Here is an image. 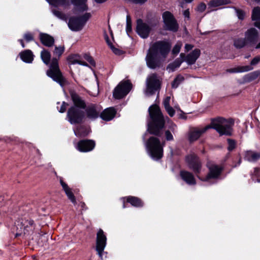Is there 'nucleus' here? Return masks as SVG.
Segmentation results:
<instances>
[{
  "label": "nucleus",
  "instance_id": "obj_29",
  "mask_svg": "<svg viewBox=\"0 0 260 260\" xmlns=\"http://www.w3.org/2000/svg\"><path fill=\"white\" fill-rule=\"evenodd\" d=\"M41 58L43 62L46 65L50 64L51 53L47 49H44L41 52Z\"/></svg>",
  "mask_w": 260,
  "mask_h": 260
},
{
  "label": "nucleus",
  "instance_id": "obj_37",
  "mask_svg": "<svg viewBox=\"0 0 260 260\" xmlns=\"http://www.w3.org/2000/svg\"><path fill=\"white\" fill-rule=\"evenodd\" d=\"M183 62H184L183 58L180 57V58H176L172 63H170L168 67L172 70H174L179 68Z\"/></svg>",
  "mask_w": 260,
  "mask_h": 260
},
{
  "label": "nucleus",
  "instance_id": "obj_58",
  "mask_svg": "<svg viewBox=\"0 0 260 260\" xmlns=\"http://www.w3.org/2000/svg\"><path fill=\"white\" fill-rule=\"evenodd\" d=\"M122 200H123L122 208L123 209L127 208L128 207L127 204L128 203L126 202V200L124 199V197L122 198Z\"/></svg>",
  "mask_w": 260,
  "mask_h": 260
},
{
  "label": "nucleus",
  "instance_id": "obj_34",
  "mask_svg": "<svg viewBox=\"0 0 260 260\" xmlns=\"http://www.w3.org/2000/svg\"><path fill=\"white\" fill-rule=\"evenodd\" d=\"M50 5L54 6H66L69 5L68 0H46Z\"/></svg>",
  "mask_w": 260,
  "mask_h": 260
},
{
  "label": "nucleus",
  "instance_id": "obj_36",
  "mask_svg": "<svg viewBox=\"0 0 260 260\" xmlns=\"http://www.w3.org/2000/svg\"><path fill=\"white\" fill-rule=\"evenodd\" d=\"M184 77L181 75H177L172 82V87L176 88L184 80Z\"/></svg>",
  "mask_w": 260,
  "mask_h": 260
},
{
  "label": "nucleus",
  "instance_id": "obj_6",
  "mask_svg": "<svg viewBox=\"0 0 260 260\" xmlns=\"http://www.w3.org/2000/svg\"><path fill=\"white\" fill-rule=\"evenodd\" d=\"M16 228L15 238L21 240L26 236L32 234L36 227L34 221L28 215L19 217L15 222Z\"/></svg>",
  "mask_w": 260,
  "mask_h": 260
},
{
  "label": "nucleus",
  "instance_id": "obj_15",
  "mask_svg": "<svg viewBox=\"0 0 260 260\" xmlns=\"http://www.w3.org/2000/svg\"><path fill=\"white\" fill-rule=\"evenodd\" d=\"M107 244V237L104 231L100 229L96 234V248L99 257L103 259V253Z\"/></svg>",
  "mask_w": 260,
  "mask_h": 260
},
{
  "label": "nucleus",
  "instance_id": "obj_54",
  "mask_svg": "<svg viewBox=\"0 0 260 260\" xmlns=\"http://www.w3.org/2000/svg\"><path fill=\"white\" fill-rule=\"evenodd\" d=\"M170 96H167L163 101V105L164 106V108H166L167 107H170Z\"/></svg>",
  "mask_w": 260,
  "mask_h": 260
},
{
  "label": "nucleus",
  "instance_id": "obj_56",
  "mask_svg": "<svg viewBox=\"0 0 260 260\" xmlns=\"http://www.w3.org/2000/svg\"><path fill=\"white\" fill-rule=\"evenodd\" d=\"M193 47V46L191 44H186L185 45V49L186 52H188L190 50H191L192 48Z\"/></svg>",
  "mask_w": 260,
  "mask_h": 260
},
{
  "label": "nucleus",
  "instance_id": "obj_19",
  "mask_svg": "<svg viewBox=\"0 0 260 260\" xmlns=\"http://www.w3.org/2000/svg\"><path fill=\"white\" fill-rule=\"evenodd\" d=\"M245 38L247 42L251 46L257 43L258 39V32L254 27L249 28L245 33Z\"/></svg>",
  "mask_w": 260,
  "mask_h": 260
},
{
  "label": "nucleus",
  "instance_id": "obj_13",
  "mask_svg": "<svg viewBox=\"0 0 260 260\" xmlns=\"http://www.w3.org/2000/svg\"><path fill=\"white\" fill-rule=\"evenodd\" d=\"M161 88V82L158 79L156 73L152 74L147 79L146 92L150 95L154 94Z\"/></svg>",
  "mask_w": 260,
  "mask_h": 260
},
{
  "label": "nucleus",
  "instance_id": "obj_32",
  "mask_svg": "<svg viewBox=\"0 0 260 260\" xmlns=\"http://www.w3.org/2000/svg\"><path fill=\"white\" fill-rule=\"evenodd\" d=\"M105 40L106 41L107 44L110 47L113 52L118 55H121L123 54V51L117 48L114 47V46L113 45L111 41L110 40L109 37L107 35H106L105 36Z\"/></svg>",
  "mask_w": 260,
  "mask_h": 260
},
{
  "label": "nucleus",
  "instance_id": "obj_60",
  "mask_svg": "<svg viewBox=\"0 0 260 260\" xmlns=\"http://www.w3.org/2000/svg\"><path fill=\"white\" fill-rule=\"evenodd\" d=\"M18 41L20 43L21 46L22 48H25V44L24 43V41L22 39H19L18 40Z\"/></svg>",
  "mask_w": 260,
  "mask_h": 260
},
{
  "label": "nucleus",
  "instance_id": "obj_44",
  "mask_svg": "<svg viewBox=\"0 0 260 260\" xmlns=\"http://www.w3.org/2000/svg\"><path fill=\"white\" fill-rule=\"evenodd\" d=\"M23 38L27 43L34 41V37L32 33L27 32L23 35Z\"/></svg>",
  "mask_w": 260,
  "mask_h": 260
},
{
  "label": "nucleus",
  "instance_id": "obj_61",
  "mask_svg": "<svg viewBox=\"0 0 260 260\" xmlns=\"http://www.w3.org/2000/svg\"><path fill=\"white\" fill-rule=\"evenodd\" d=\"M96 3L98 4H102V3H104L105 2H106V1H107L108 0H94Z\"/></svg>",
  "mask_w": 260,
  "mask_h": 260
},
{
  "label": "nucleus",
  "instance_id": "obj_9",
  "mask_svg": "<svg viewBox=\"0 0 260 260\" xmlns=\"http://www.w3.org/2000/svg\"><path fill=\"white\" fill-rule=\"evenodd\" d=\"M91 17V14L89 12L80 16H72L69 18L68 27L72 31H79L83 28Z\"/></svg>",
  "mask_w": 260,
  "mask_h": 260
},
{
  "label": "nucleus",
  "instance_id": "obj_27",
  "mask_svg": "<svg viewBox=\"0 0 260 260\" xmlns=\"http://www.w3.org/2000/svg\"><path fill=\"white\" fill-rule=\"evenodd\" d=\"M253 68L250 66H238L235 68L227 69L226 72L230 73H243L253 70Z\"/></svg>",
  "mask_w": 260,
  "mask_h": 260
},
{
  "label": "nucleus",
  "instance_id": "obj_3",
  "mask_svg": "<svg viewBox=\"0 0 260 260\" xmlns=\"http://www.w3.org/2000/svg\"><path fill=\"white\" fill-rule=\"evenodd\" d=\"M69 93L73 105L68 109L67 118L71 124H80L85 117V101L75 90H70Z\"/></svg>",
  "mask_w": 260,
  "mask_h": 260
},
{
  "label": "nucleus",
  "instance_id": "obj_53",
  "mask_svg": "<svg viewBox=\"0 0 260 260\" xmlns=\"http://www.w3.org/2000/svg\"><path fill=\"white\" fill-rule=\"evenodd\" d=\"M68 198L71 201V202L73 204L76 203V198L73 193V192L72 191L70 192L69 194L67 196Z\"/></svg>",
  "mask_w": 260,
  "mask_h": 260
},
{
  "label": "nucleus",
  "instance_id": "obj_17",
  "mask_svg": "<svg viewBox=\"0 0 260 260\" xmlns=\"http://www.w3.org/2000/svg\"><path fill=\"white\" fill-rule=\"evenodd\" d=\"M95 146V142L93 140L83 139L80 140L77 145V149L81 152L92 151Z\"/></svg>",
  "mask_w": 260,
  "mask_h": 260
},
{
  "label": "nucleus",
  "instance_id": "obj_20",
  "mask_svg": "<svg viewBox=\"0 0 260 260\" xmlns=\"http://www.w3.org/2000/svg\"><path fill=\"white\" fill-rule=\"evenodd\" d=\"M116 113L117 111L115 108L109 107L101 111L100 118L105 121H109L115 117Z\"/></svg>",
  "mask_w": 260,
  "mask_h": 260
},
{
  "label": "nucleus",
  "instance_id": "obj_25",
  "mask_svg": "<svg viewBox=\"0 0 260 260\" xmlns=\"http://www.w3.org/2000/svg\"><path fill=\"white\" fill-rule=\"evenodd\" d=\"M75 135L79 138H84L87 136L90 132V128L85 125H79L74 130Z\"/></svg>",
  "mask_w": 260,
  "mask_h": 260
},
{
  "label": "nucleus",
  "instance_id": "obj_35",
  "mask_svg": "<svg viewBox=\"0 0 260 260\" xmlns=\"http://www.w3.org/2000/svg\"><path fill=\"white\" fill-rule=\"evenodd\" d=\"M67 60L69 62V64H76L78 63L80 64H86L87 65V63L85 62L84 64L82 63V62L79 60L78 59V56L76 54H71L68 56L67 57Z\"/></svg>",
  "mask_w": 260,
  "mask_h": 260
},
{
  "label": "nucleus",
  "instance_id": "obj_7",
  "mask_svg": "<svg viewBox=\"0 0 260 260\" xmlns=\"http://www.w3.org/2000/svg\"><path fill=\"white\" fill-rule=\"evenodd\" d=\"M146 147L150 156L155 160L161 159L164 155L163 145L158 137L151 136L146 142Z\"/></svg>",
  "mask_w": 260,
  "mask_h": 260
},
{
  "label": "nucleus",
  "instance_id": "obj_51",
  "mask_svg": "<svg viewBox=\"0 0 260 260\" xmlns=\"http://www.w3.org/2000/svg\"><path fill=\"white\" fill-rule=\"evenodd\" d=\"M52 12H53V13L56 17H57L58 18H59L60 19H63V18L64 17V14L61 11H59L56 10H53L52 11Z\"/></svg>",
  "mask_w": 260,
  "mask_h": 260
},
{
  "label": "nucleus",
  "instance_id": "obj_47",
  "mask_svg": "<svg viewBox=\"0 0 260 260\" xmlns=\"http://www.w3.org/2000/svg\"><path fill=\"white\" fill-rule=\"evenodd\" d=\"M260 62V55H257L254 57L250 61V65L252 66L257 64Z\"/></svg>",
  "mask_w": 260,
  "mask_h": 260
},
{
  "label": "nucleus",
  "instance_id": "obj_49",
  "mask_svg": "<svg viewBox=\"0 0 260 260\" xmlns=\"http://www.w3.org/2000/svg\"><path fill=\"white\" fill-rule=\"evenodd\" d=\"M206 4L202 2L198 5L197 10L199 12H203L206 10Z\"/></svg>",
  "mask_w": 260,
  "mask_h": 260
},
{
  "label": "nucleus",
  "instance_id": "obj_48",
  "mask_svg": "<svg viewBox=\"0 0 260 260\" xmlns=\"http://www.w3.org/2000/svg\"><path fill=\"white\" fill-rule=\"evenodd\" d=\"M166 140L168 141L174 140V137L171 132L169 130H167L165 133Z\"/></svg>",
  "mask_w": 260,
  "mask_h": 260
},
{
  "label": "nucleus",
  "instance_id": "obj_26",
  "mask_svg": "<svg viewBox=\"0 0 260 260\" xmlns=\"http://www.w3.org/2000/svg\"><path fill=\"white\" fill-rule=\"evenodd\" d=\"M19 56L23 62L27 63H31L34 58L32 52L29 49L22 51L19 53Z\"/></svg>",
  "mask_w": 260,
  "mask_h": 260
},
{
  "label": "nucleus",
  "instance_id": "obj_14",
  "mask_svg": "<svg viewBox=\"0 0 260 260\" xmlns=\"http://www.w3.org/2000/svg\"><path fill=\"white\" fill-rule=\"evenodd\" d=\"M185 161L189 169L199 176L201 171L202 163L200 158L196 154H190L186 156Z\"/></svg>",
  "mask_w": 260,
  "mask_h": 260
},
{
  "label": "nucleus",
  "instance_id": "obj_1",
  "mask_svg": "<svg viewBox=\"0 0 260 260\" xmlns=\"http://www.w3.org/2000/svg\"><path fill=\"white\" fill-rule=\"evenodd\" d=\"M234 125V120L232 118L225 119L218 117L212 119L210 125L199 129L194 128L190 132L188 136V140L190 143L197 141L209 128L215 129L220 136H231L233 134Z\"/></svg>",
  "mask_w": 260,
  "mask_h": 260
},
{
  "label": "nucleus",
  "instance_id": "obj_64",
  "mask_svg": "<svg viewBox=\"0 0 260 260\" xmlns=\"http://www.w3.org/2000/svg\"><path fill=\"white\" fill-rule=\"evenodd\" d=\"M255 48L256 49H260V42L256 45Z\"/></svg>",
  "mask_w": 260,
  "mask_h": 260
},
{
  "label": "nucleus",
  "instance_id": "obj_38",
  "mask_svg": "<svg viewBox=\"0 0 260 260\" xmlns=\"http://www.w3.org/2000/svg\"><path fill=\"white\" fill-rule=\"evenodd\" d=\"M251 19L253 21L260 20V7L254 8L252 12Z\"/></svg>",
  "mask_w": 260,
  "mask_h": 260
},
{
  "label": "nucleus",
  "instance_id": "obj_8",
  "mask_svg": "<svg viewBox=\"0 0 260 260\" xmlns=\"http://www.w3.org/2000/svg\"><path fill=\"white\" fill-rule=\"evenodd\" d=\"M158 23V20L155 18L148 19L147 23L139 18L136 20V32L143 39L147 38L153 28L155 27Z\"/></svg>",
  "mask_w": 260,
  "mask_h": 260
},
{
  "label": "nucleus",
  "instance_id": "obj_21",
  "mask_svg": "<svg viewBox=\"0 0 260 260\" xmlns=\"http://www.w3.org/2000/svg\"><path fill=\"white\" fill-rule=\"evenodd\" d=\"M179 175L181 179L189 185H194L196 184V180L193 174L186 170H181Z\"/></svg>",
  "mask_w": 260,
  "mask_h": 260
},
{
  "label": "nucleus",
  "instance_id": "obj_11",
  "mask_svg": "<svg viewBox=\"0 0 260 260\" xmlns=\"http://www.w3.org/2000/svg\"><path fill=\"white\" fill-rule=\"evenodd\" d=\"M133 85L129 80L121 81L114 88L113 98L117 100L124 98L131 90Z\"/></svg>",
  "mask_w": 260,
  "mask_h": 260
},
{
  "label": "nucleus",
  "instance_id": "obj_18",
  "mask_svg": "<svg viewBox=\"0 0 260 260\" xmlns=\"http://www.w3.org/2000/svg\"><path fill=\"white\" fill-rule=\"evenodd\" d=\"M200 55V49L196 48L187 55H185L184 53H181L180 57L183 58L184 61H185L188 65H192L196 63Z\"/></svg>",
  "mask_w": 260,
  "mask_h": 260
},
{
  "label": "nucleus",
  "instance_id": "obj_10",
  "mask_svg": "<svg viewBox=\"0 0 260 260\" xmlns=\"http://www.w3.org/2000/svg\"><path fill=\"white\" fill-rule=\"evenodd\" d=\"M164 23V28L166 30L176 32L178 31L179 26L177 20L170 11H165L162 14Z\"/></svg>",
  "mask_w": 260,
  "mask_h": 260
},
{
  "label": "nucleus",
  "instance_id": "obj_50",
  "mask_svg": "<svg viewBox=\"0 0 260 260\" xmlns=\"http://www.w3.org/2000/svg\"><path fill=\"white\" fill-rule=\"evenodd\" d=\"M181 49V46L179 45L176 44L175 45L174 47L173 48V49L172 50V53L173 55H177L178 54Z\"/></svg>",
  "mask_w": 260,
  "mask_h": 260
},
{
  "label": "nucleus",
  "instance_id": "obj_55",
  "mask_svg": "<svg viewBox=\"0 0 260 260\" xmlns=\"http://www.w3.org/2000/svg\"><path fill=\"white\" fill-rule=\"evenodd\" d=\"M134 4L143 5L147 2L148 0H129Z\"/></svg>",
  "mask_w": 260,
  "mask_h": 260
},
{
  "label": "nucleus",
  "instance_id": "obj_63",
  "mask_svg": "<svg viewBox=\"0 0 260 260\" xmlns=\"http://www.w3.org/2000/svg\"><path fill=\"white\" fill-rule=\"evenodd\" d=\"M81 207L82 210H84L86 207V205L84 202L81 203Z\"/></svg>",
  "mask_w": 260,
  "mask_h": 260
},
{
  "label": "nucleus",
  "instance_id": "obj_31",
  "mask_svg": "<svg viewBox=\"0 0 260 260\" xmlns=\"http://www.w3.org/2000/svg\"><path fill=\"white\" fill-rule=\"evenodd\" d=\"M260 158V154L258 153L247 151L245 156V159L249 161H256Z\"/></svg>",
  "mask_w": 260,
  "mask_h": 260
},
{
  "label": "nucleus",
  "instance_id": "obj_46",
  "mask_svg": "<svg viewBox=\"0 0 260 260\" xmlns=\"http://www.w3.org/2000/svg\"><path fill=\"white\" fill-rule=\"evenodd\" d=\"M84 58L93 67L95 66V62L93 57L89 55L85 54Z\"/></svg>",
  "mask_w": 260,
  "mask_h": 260
},
{
  "label": "nucleus",
  "instance_id": "obj_30",
  "mask_svg": "<svg viewBox=\"0 0 260 260\" xmlns=\"http://www.w3.org/2000/svg\"><path fill=\"white\" fill-rule=\"evenodd\" d=\"M259 76L260 71H255L246 75L244 76V80L246 82H250L256 79Z\"/></svg>",
  "mask_w": 260,
  "mask_h": 260
},
{
  "label": "nucleus",
  "instance_id": "obj_22",
  "mask_svg": "<svg viewBox=\"0 0 260 260\" xmlns=\"http://www.w3.org/2000/svg\"><path fill=\"white\" fill-rule=\"evenodd\" d=\"M39 39L41 43L46 47H51L54 44V38L48 34L40 32L39 34Z\"/></svg>",
  "mask_w": 260,
  "mask_h": 260
},
{
  "label": "nucleus",
  "instance_id": "obj_41",
  "mask_svg": "<svg viewBox=\"0 0 260 260\" xmlns=\"http://www.w3.org/2000/svg\"><path fill=\"white\" fill-rule=\"evenodd\" d=\"M59 181L60 185L62 188V189L64 191L67 196L72 191L71 189L68 186V185L63 181V179L62 178H60Z\"/></svg>",
  "mask_w": 260,
  "mask_h": 260
},
{
  "label": "nucleus",
  "instance_id": "obj_33",
  "mask_svg": "<svg viewBox=\"0 0 260 260\" xmlns=\"http://www.w3.org/2000/svg\"><path fill=\"white\" fill-rule=\"evenodd\" d=\"M247 44H248L245 38H239L234 40V46L238 49L243 48Z\"/></svg>",
  "mask_w": 260,
  "mask_h": 260
},
{
  "label": "nucleus",
  "instance_id": "obj_5",
  "mask_svg": "<svg viewBox=\"0 0 260 260\" xmlns=\"http://www.w3.org/2000/svg\"><path fill=\"white\" fill-rule=\"evenodd\" d=\"M64 51V46H55L53 51V57L51 59L49 69L46 72V75L53 81L58 83L61 87L64 86L67 80L63 77L59 67L58 60Z\"/></svg>",
  "mask_w": 260,
  "mask_h": 260
},
{
  "label": "nucleus",
  "instance_id": "obj_57",
  "mask_svg": "<svg viewBox=\"0 0 260 260\" xmlns=\"http://www.w3.org/2000/svg\"><path fill=\"white\" fill-rule=\"evenodd\" d=\"M183 15L185 17H187L188 18H189L190 13L189 9L185 10L183 12Z\"/></svg>",
  "mask_w": 260,
  "mask_h": 260
},
{
  "label": "nucleus",
  "instance_id": "obj_24",
  "mask_svg": "<svg viewBox=\"0 0 260 260\" xmlns=\"http://www.w3.org/2000/svg\"><path fill=\"white\" fill-rule=\"evenodd\" d=\"M71 3L76 7L79 12H84L88 10L87 0H71Z\"/></svg>",
  "mask_w": 260,
  "mask_h": 260
},
{
  "label": "nucleus",
  "instance_id": "obj_42",
  "mask_svg": "<svg viewBox=\"0 0 260 260\" xmlns=\"http://www.w3.org/2000/svg\"><path fill=\"white\" fill-rule=\"evenodd\" d=\"M234 9L235 10L237 16L238 17V19L241 20H244L246 15L245 11L235 7H234Z\"/></svg>",
  "mask_w": 260,
  "mask_h": 260
},
{
  "label": "nucleus",
  "instance_id": "obj_40",
  "mask_svg": "<svg viewBox=\"0 0 260 260\" xmlns=\"http://www.w3.org/2000/svg\"><path fill=\"white\" fill-rule=\"evenodd\" d=\"M260 168H255L251 175V178L254 182H260Z\"/></svg>",
  "mask_w": 260,
  "mask_h": 260
},
{
  "label": "nucleus",
  "instance_id": "obj_16",
  "mask_svg": "<svg viewBox=\"0 0 260 260\" xmlns=\"http://www.w3.org/2000/svg\"><path fill=\"white\" fill-rule=\"evenodd\" d=\"M223 171V168L218 165H214L209 168V173L205 177L198 176V178L202 181L207 182L211 179L219 178Z\"/></svg>",
  "mask_w": 260,
  "mask_h": 260
},
{
  "label": "nucleus",
  "instance_id": "obj_39",
  "mask_svg": "<svg viewBox=\"0 0 260 260\" xmlns=\"http://www.w3.org/2000/svg\"><path fill=\"white\" fill-rule=\"evenodd\" d=\"M126 32L128 36L132 32V22L129 15L126 16Z\"/></svg>",
  "mask_w": 260,
  "mask_h": 260
},
{
  "label": "nucleus",
  "instance_id": "obj_23",
  "mask_svg": "<svg viewBox=\"0 0 260 260\" xmlns=\"http://www.w3.org/2000/svg\"><path fill=\"white\" fill-rule=\"evenodd\" d=\"M124 199L126 200V202L136 208H142L144 205V203L142 199L137 197L128 196L124 197Z\"/></svg>",
  "mask_w": 260,
  "mask_h": 260
},
{
  "label": "nucleus",
  "instance_id": "obj_59",
  "mask_svg": "<svg viewBox=\"0 0 260 260\" xmlns=\"http://www.w3.org/2000/svg\"><path fill=\"white\" fill-rule=\"evenodd\" d=\"M254 25L260 30V21H256L254 23Z\"/></svg>",
  "mask_w": 260,
  "mask_h": 260
},
{
  "label": "nucleus",
  "instance_id": "obj_28",
  "mask_svg": "<svg viewBox=\"0 0 260 260\" xmlns=\"http://www.w3.org/2000/svg\"><path fill=\"white\" fill-rule=\"evenodd\" d=\"M231 3L230 0H211L208 3V7L210 8H215L219 6L227 5Z\"/></svg>",
  "mask_w": 260,
  "mask_h": 260
},
{
  "label": "nucleus",
  "instance_id": "obj_52",
  "mask_svg": "<svg viewBox=\"0 0 260 260\" xmlns=\"http://www.w3.org/2000/svg\"><path fill=\"white\" fill-rule=\"evenodd\" d=\"M165 109L170 117H173L175 115V111L171 106Z\"/></svg>",
  "mask_w": 260,
  "mask_h": 260
},
{
  "label": "nucleus",
  "instance_id": "obj_43",
  "mask_svg": "<svg viewBox=\"0 0 260 260\" xmlns=\"http://www.w3.org/2000/svg\"><path fill=\"white\" fill-rule=\"evenodd\" d=\"M228 144V150L231 152L236 147V141L230 138L227 139Z\"/></svg>",
  "mask_w": 260,
  "mask_h": 260
},
{
  "label": "nucleus",
  "instance_id": "obj_45",
  "mask_svg": "<svg viewBox=\"0 0 260 260\" xmlns=\"http://www.w3.org/2000/svg\"><path fill=\"white\" fill-rule=\"evenodd\" d=\"M69 105L68 103L64 101L62 103V105L59 108L58 107H57V108L59 112L63 113L66 111L67 107L69 106Z\"/></svg>",
  "mask_w": 260,
  "mask_h": 260
},
{
  "label": "nucleus",
  "instance_id": "obj_12",
  "mask_svg": "<svg viewBox=\"0 0 260 260\" xmlns=\"http://www.w3.org/2000/svg\"><path fill=\"white\" fill-rule=\"evenodd\" d=\"M85 108L83 109L85 112V116L91 121H94L100 117L101 111L103 109L101 105L98 104L89 103L86 105Z\"/></svg>",
  "mask_w": 260,
  "mask_h": 260
},
{
  "label": "nucleus",
  "instance_id": "obj_4",
  "mask_svg": "<svg viewBox=\"0 0 260 260\" xmlns=\"http://www.w3.org/2000/svg\"><path fill=\"white\" fill-rule=\"evenodd\" d=\"M149 118L147 125V131L152 135L161 137L165 127L166 121L159 107L154 104L148 109Z\"/></svg>",
  "mask_w": 260,
  "mask_h": 260
},
{
  "label": "nucleus",
  "instance_id": "obj_2",
  "mask_svg": "<svg viewBox=\"0 0 260 260\" xmlns=\"http://www.w3.org/2000/svg\"><path fill=\"white\" fill-rule=\"evenodd\" d=\"M171 49V44L168 41L154 42L149 48L146 56L147 67L151 69L160 68L162 61L166 58Z\"/></svg>",
  "mask_w": 260,
  "mask_h": 260
},
{
  "label": "nucleus",
  "instance_id": "obj_62",
  "mask_svg": "<svg viewBox=\"0 0 260 260\" xmlns=\"http://www.w3.org/2000/svg\"><path fill=\"white\" fill-rule=\"evenodd\" d=\"M174 127H176V125L174 123H173L172 125L170 127V128L173 132H174Z\"/></svg>",
  "mask_w": 260,
  "mask_h": 260
}]
</instances>
